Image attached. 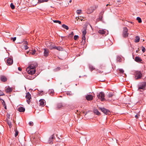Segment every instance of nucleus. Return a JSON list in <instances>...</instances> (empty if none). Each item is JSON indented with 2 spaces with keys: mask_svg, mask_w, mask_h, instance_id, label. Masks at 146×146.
I'll list each match as a JSON object with an SVG mask.
<instances>
[{
  "mask_svg": "<svg viewBox=\"0 0 146 146\" xmlns=\"http://www.w3.org/2000/svg\"><path fill=\"white\" fill-rule=\"evenodd\" d=\"M16 37H14L13 38H12L11 39L13 40V42H14L16 40Z\"/></svg>",
  "mask_w": 146,
  "mask_h": 146,
  "instance_id": "603ef678",
  "label": "nucleus"
},
{
  "mask_svg": "<svg viewBox=\"0 0 146 146\" xmlns=\"http://www.w3.org/2000/svg\"><path fill=\"white\" fill-rule=\"evenodd\" d=\"M35 52L36 51L35 50H33L32 51L31 53H32L33 55H34L35 54Z\"/></svg>",
  "mask_w": 146,
  "mask_h": 146,
  "instance_id": "8fccbe9b",
  "label": "nucleus"
},
{
  "mask_svg": "<svg viewBox=\"0 0 146 146\" xmlns=\"http://www.w3.org/2000/svg\"><path fill=\"white\" fill-rule=\"evenodd\" d=\"M135 118H137L138 117V116L137 115H135Z\"/></svg>",
  "mask_w": 146,
  "mask_h": 146,
  "instance_id": "bf43d9fd",
  "label": "nucleus"
},
{
  "mask_svg": "<svg viewBox=\"0 0 146 146\" xmlns=\"http://www.w3.org/2000/svg\"><path fill=\"white\" fill-rule=\"evenodd\" d=\"M66 94H67V95L69 96H71L73 95V94L70 91H68L67 92H66Z\"/></svg>",
  "mask_w": 146,
  "mask_h": 146,
  "instance_id": "58836bf2",
  "label": "nucleus"
},
{
  "mask_svg": "<svg viewBox=\"0 0 146 146\" xmlns=\"http://www.w3.org/2000/svg\"><path fill=\"white\" fill-rule=\"evenodd\" d=\"M6 62L7 65H11L13 62V60L12 58L10 57L8 58L7 59Z\"/></svg>",
  "mask_w": 146,
  "mask_h": 146,
  "instance_id": "6e6552de",
  "label": "nucleus"
},
{
  "mask_svg": "<svg viewBox=\"0 0 146 146\" xmlns=\"http://www.w3.org/2000/svg\"><path fill=\"white\" fill-rule=\"evenodd\" d=\"M134 74L136 80H138L141 78L142 76L141 72L139 71H136L134 72Z\"/></svg>",
  "mask_w": 146,
  "mask_h": 146,
  "instance_id": "7ed1b4c3",
  "label": "nucleus"
},
{
  "mask_svg": "<svg viewBox=\"0 0 146 146\" xmlns=\"http://www.w3.org/2000/svg\"><path fill=\"white\" fill-rule=\"evenodd\" d=\"M78 38L79 36L78 35H76L74 36V39L75 40H76Z\"/></svg>",
  "mask_w": 146,
  "mask_h": 146,
  "instance_id": "c03bdc74",
  "label": "nucleus"
},
{
  "mask_svg": "<svg viewBox=\"0 0 146 146\" xmlns=\"http://www.w3.org/2000/svg\"><path fill=\"white\" fill-rule=\"evenodd\" d=\"M15 137H16L18 135L19 132L17 130H15Z\"/></svg>",
  "mask_w": 146,
  "mask_h": 146,
  "instance_id": "ea45409f",
  "label": "nucleus"
},
{
  "mask_svg": "<svg viewBox=\"0 0 146 146\" xmlns=\"http://www.w3.org/2000/svg\"><path fill=\"white\" fill-rule=\"evenodd\" d=\"M84 29L83 31H82V37H83L84 39H85V38H86L85 36L86 33V29L84 28Z\"/></svg>",
  "mask_w": 146,
  "mask_h": 146,
  "instance_id": "dca6fc26",
  "label": "nucleus"
},
{
  "mask_svg": "<svg viewBox=\"0 0 146 146\" xmlns=\"http://www.w3.org/2000/svg\"><path fill=\"white\" fill-rule=\"evenodd\" d=\"M4 95V93L2 92L0 90V96Z\"/></svg>",
  "mask_w": 146,
  "mask_h": 146,
  "instance_id": "de8ad7c7",
  "label": "nucleus"
},
{
  "mask_svg": "<svg viewBox=\"0 0 146 146\" xmlns=\"http://www.w3.org/2000/svg\"><path fill=\"white\" fill-rule=\"evenodd\" d=\"M63 106V105L62 103H58L56 105V108L57 109H58L61 108Z\"/></svg>",
  "mask_w": 146,
  "mask_h": 146,
  "instance_id": "a211bd4d",
  "label": "nucleus"
},
{
  "mask_svg": "<svg viewBox=\"0 0 146 146\" xmlns=\"http://www.w3.org/2000/svg\"><path fill=\"white\" fill-rule=\"evenodd\" d=\"M135 60L137 62L142 63L141 62V61H142V60L140 57L138 56H137L135 57Z\"/></svg>",
  "mask_w": 146,
  "mask_h": 146,
  "instance_id": "2eb2a0df",
  "label": "nucleus"
},
{
  "mask_svg": "<svg viewBox=\"0 0 146 146\" xmlns=\"http://www.w3.org/2000/svg\"><path fill=\"white\" fill-rule=\"evenodd\" d=\"M27 98V103L29 104L30 102V99L31 98V95L29 92L27 93L26 96Z\"/></svg>",
  "mask_w": 146,
  "mask_h": 146,
  "instance_id": "0eeeda50",
  "label": "nucleus"
},
{
  "mask_svg": "<svg viewBox=\"0 0 146 146\" xmlns=\"http://www.w3.org/2000/svg\"><path fill=\"white\" fill-rule=\"evenodd\" d=\"M2 101H3V102H2V105L4 107L5 109H7L6 105V104L5 103L3 99H2Z\"/></svg>",
  "mask_w": 146,
  "mask_h": 146,
  "instance_id": "c85d7f7f",
  "label": "nucleus"
},
{
  "mask_svg": "<svg viewBox=\"0 0 146 146\" xmlns=\"http://www.w3.org/2000/svg\"><path fill=\"white\" fill-rule=\"evenodd\" d=\"M102 18H103V17H102V15H100L99 16V19L100 20V21H101L102 19Z\"/></svg>",
  "mask_w": 146,
  "mask_h": 146,
  "instance_id": "3c124183",
  "label": "nucleus"
},
{
  "mask_svg": "<svg viewBox=\"0 0 146 146\" xmlns=\"http://www.w3.org/2000/svg\"><path fill=\"white\" fill-rule=\"evenodd\" d=\"M140 40V38L139 36H136L135 39V42L137 43Z\"/></svg>",
  "mask_w": 146,
  "mask_h": 146,
  "instance_id": "412c9836",
  "label": "nucleus"
},
{
  "mask_svg": "<svg viewBox=\"0 0 146 146\" xmlns=\"http://www.w3.org/2000/svg\"><path fill=\"white\" fill-rule=\"evenodd\" d=\"M119 71L121 73L123 74L124 73V71L122 69H119Z\"/></svg>",
  "mask_w": 146,
  "mask_h": 146,
  "instance_id": "a19ab883",
  "label": "nucleus"
},
{
  "mask_svg": "<svg viewBox=\"0 0 146 146\" xmlns=\"http://www.w3.org/2000/svg\"><path fill=\"white\" fill-rule=\"evenodd\" d=\"M38 3H43L44 2H47L48 0H38Z\"/></svg>",
  "mask_w": 146,
  "mask_h": 146,
  "instance_id": "c9c22d12",
  "label": "nucleus"
},
{
  "mask_svg": "<svg viewBox=\"0 0 146 146\" xmlns=\"http://www.w3.org/2000/svg\"><path fill=\"white\" fill-rule=\"evenodd\" d=\"M128 29L126 27L123 28V36L124 38L127 37L128 35L127 33Z\"/></svg>",
  "mask_w": 146,
  "mask_h": 146,
  "instance_id": "423d86ee",
  "label": "nucleus"
},
{
  "mask_svg": "<svg viewBox=\"0 0 146 146\" xmlns=\"http://www.w3.org/2000/svg\"><path fill=\"white\" fill-rule=\"evenodd\" d=\"M121 2V1L120 0H117V2L118 3H120Z\"/></svg>",
  "mask_w": 146,
  "mask_h": 146,
  "instance_id": "13d9d810",
  "label": "nucleus"
},
{
  "mask_svg": "<svg viewBox=\"0 0 146 146\" xmlns=\"http://www.w3.org/2000/svg\"><path fill=\"white\" fill-rule=\"evenodd\" d=\"M97 7V6H95L94 8H90V9H89L87 11V13L88 14L90 13L93 12Z\"/></svg>",
  "mask_w": 146,
  "mask_h": 146,
  "instance_id": "9d476101",
  "label": "nucleus"
},
{
  "mask_svg": "<svg viewBox=\"0 0 146 146\" xmlns=\"http://www.w3.org/2000/svg\"><path fill=\"white\" fill-rule=\"evenodd\" d=\"M71 2H72V0H70V1H69V2L70 3H71Z\"/></svg>",
  "mask_w": 146,
  "mask_h": 146,
  "instance_id": "e2e57ef3",
  "label": "nucleus"
},
{
  "mask_svg": "<svg viewBox=\"0 0 146 146\" xmlns=\"http://www.w3.org/2000/svg\"><path fill=\"white\" fill-rule=\"evenodd\" d=\"M12 91V89L11 88H10V87H8L6 89V92H7L9 93L11 92Z\"/></svg>",
  "mask_w": 146,
  "mask_h": 146,
  "instance_id": "5701e85b",
  "label": "nucleus"
},
{
  "mask_svg": "<svg viewBox=\"0 0 146 146\" xmlns=\"http://www.w3.org/2000/svg\"><path fill=\"white\" fill-rule=\"evenodd\" d=\"M82 40L81 42V44L82 45H84L85 44V41H86V40H85L86 38H85V39H84L83 37H82Z\"/></svg>",
  "mask_w": 146,
  "mask_h": 146,
  "instance_id": "cd10ccee",
  "label": "nucleus"
},
{
  "mask_svg": "<svg viewBox=\"0 0 146 146\" xmlns=\"http://www.w3.org/2000/svg\"><path fill=\"white\" fill-rule=\"evenodd\" d=\"M55 146H59V145L58 144L56 145Z\"/></svg>",
  "mask_w": 146,
  "mask_h": 146,
  "instance_id": "052dcab7",
  "label": "nucleus"
},
{
  "mask_svg": "<svg viewBox=\"0 0 146 146\" xmlns=\"http://www.w3.org/2000/svg\"><path fill=\"white\" fill-rule=\"evenodd\" d=\"M53 21L54 23H58L60 24H61V22L60 21L58 20H53Z\"/></svg>",
  "mask_w": 146,
  "mask_h": 146,
  "instance_id": "f704fd0d",
  "label": "nucleus"
},
{
  "mask_svg": "<svg viewBox=\"0 0 146 146\" xmlns=\"http://www.w3.org/2000/svg\"><path fill=\"white\" fill-rule=\"evenodd\" d=\"M40 94H41V96H42V94H41L40 93Z\"/></svg>",
  "mask_w": 146,
  "mask_h": 146,
  "instance_id": "0e129e2a",
  "label": "nucleus"
},
{
  "mask_svg": "<svg viewBox=\"0 0 146 146\" xmlns=\"http://www.w3.org/2000/svg\"><path fill=\"white\" fill-rule=\"evenodd\" d=\"M108 4H107V5H106V6H108Z\"/></svg>",
  "mask_w": 146,
  "mask_h": 146,
  "instance_id": "774afa93",
  "label": "nucleus"
},
{
  "mask_svg": "<svg viewBox=\"0 0 146 146\" xmlns=\"http://www.w3.org/2000/svg\"><path fill=\"white\" fill-rule=\"evenodd\" d=\"M48 92V94L51 96L53 95L54 94V90L52 89L49 90Z\"/></svg>",
  "mask_w": 146,
  "mask_h": 146,
  "instance_id": "6ab92c4d",
  "label": "nucleus"
},
{
  "mask_svg": "<svg viewBox=\"0 0 146 146\" xmlns=\"http://www.w3.org/2000/svg\"><path fill=\"white\" fill-rule=\"evenodd\" d=\"M55 49H56L58 50H59V51L62 50V49H63L62 48V47L59 46H58V47H56V46Z\"/></svg>",
  "mask_w": 146,
  "mask_h": 146,
  "instance_id": "7c9ffc66",
  "label": "nucleus"
},
{
  "mask_svg": "<svg viewBox=\"0 0 146 146\" xmlns=\"http://www.w3.org/2000/svg\"><path fill=\"white\" fill-rule=\"evenodd\" d=\"M49 51L48 49L46 48L44 49V55L45 57L47 56L49 54Z\"/></svg>",
  "mask_w": 146,
  "mask_h": 146,
  "instance_id": "f8f14e48",
  "label": "nucleus"
},
{
  "mask_svg": "<svg viewBox=\"0 0 146 146\" xmlns=\"http://www.w3.org/2000/svg\"><path fill=\"white\" fill-rule=\"evenodd\" d=\"M138 52V51H137V50L136 51V52Z\"/></svg>",
  "mask_w": 146,
  "mask_h": 146,
  "instance_id": "69168bd1",
  "label": "nucleus"
},
{
  "mask_svg": "<svg viewBox=\"0 0 146 146\" xmlns=\"http://www.w3.org/2000/svg\"><path fill=\"white\" fill-rule=\"evenodd\" d=\"M24 44H25L24 45V48L25 50H26L28 48V47L27 46V45H28L27 42V41H25V43Z\"/></svg>",
  "mask_w": 146,
  "mask_h": 146,
  "instance_id": "a878e982",
  "label": "nucleus"
},
{
  "mask_svg": "<svg viewBox=\"0 0 146 146\" xmlns=\"http://www.w3.org/2000/svg\"><path fill=\"white\" fill-rule=\"evenodd\" d=\"M60 67H58L54 69V71L55 72L58 71L59 70H60Z\"/></svg>",
  "mask_w": 146,
  "mask_h": 146,
  "instance_id": "e433bc0d",
  "label": "nucleus"
},
{
  "mask_svg": "<svg viewBox=\"0 0 146 146\" xmlns=\"http://www.w3.org/2000/svg\"><path fill=\"white\" fill-rule=\"evenodd\" d=\"M25 110V108L21 106L19 107L18 109V110L20 112H24Z\"/></svg>",
  "mask_w": 146,
  "mask_h": 146,
  "instance_id": "f3484780",
  "label": "nucleus"
},
{
  "mask_svg": "<svg viewBox=\"0 0 146 146\" xmlns=\"http://www.w3.org/2000/svg\"><path fill=\"white\" fill-rule=\"evenodd\" d=\"M43 92V91L42 90H41L40 91V93H42V92Z\"/></svg>",
  "mask_w": 146,
  "mask_h": 146,
  "instance_id": "680f3d73",
  "label": "nucleus"
},
{
  "mask_svg": "<svg viewBox=\"0 0 146 146\" xmlns=\"http://www.w3.org/2000/svg\"><path fill=\"white\" fill-rule=\"evenodd\" d=\"M10 7L12 9H14L15 8V6L12 3H11L10 5Z\"/></svg>",
  "mask_w": 146,
  "mask_h": 146,
  "instance_id": "4c0bfd02",
  "label": "nucleus"
},
{
  "mask_svg": "<svg viewBox=\"0 0 146 146\" xmlns=\"http://www.w3.org/2000/svg\"><path fill=\"white\" fill-rule=\"evenodd\" d=\"M0 79L3 82H5L7 81V79L4 76L1 75L0 76Z\"/></svg>",
  "mask_w": 146,
  "mask_h": 146,
  "instance_id": "4468645a",
  "label": "nucleus"
},
{
  "mask_svg": "<svg viewBox=\"0 0 146 146\" xmlns=\"http://www.w3.org/2000/svg\"><path fill=\"white\" fill-rule=\"evenodd\" d=\"M81 11V10H77V13L78 14H80V12H79V11Z\"/></svg>",
  "mask_w": 146,
  "mask_h": 146,
  "instance_id": "864d4df0",
  "label": "nucleus"
},
{
  "mask_svg": "<svg viewBox=\"0 0 146 146\" xmlns=\"http://www.w3.org/2000/svg\"><path fill=\"white\" fill-rule=\"evenodd\" d=\"M99 109L106 115H110V110L104 108L99 107Z\"/></svg>",
  "mask_w": 146,
  "mask_h": 146,
  "instance_id": "20e7f679",
  "label": "nucleus"
},
{
  "mask_svg": "<svg viewBox=\"0 0 146 146\" xmlns=\"http://www.w3.org/2000/svg\"><path fill=\"white\" fill-rule=\"evenodd\" d=\"M62 27L66 30H68L69 29V28L68 26L65 24L62 25Z\"/></svg>",
  "mask_w": 146,
  "mask_h": 146,
  "instance_id": "2f4dec72",
  "label": "nucleus"
},
{
  "mask_svg": "<svg viewBox=\"0 0 146 146\" xmlns=\"http://www.w3.org/2000/svg\"><path fill=\"white\" fill-rule=\"evenodd\" d=\"M18 70L19 71H21L22 70V69L21 68L19 67L18 68Z\"/></svg>",
  "mask_w": 146,
  "mask_h": 146,
  "instance_id": "4d7b16f0",
  "label": "nucleus"
},
{
  "mask_svg": "<svg viewBox=\"0 0 146 146\" xmlns=\"http://www.w3.org/2000/svg\"><path fill=\"white\" fill-rule=\"evenodd\" d=\"M121 58L119 56H118L117 58V62H121Z\"/></svg>",
  "mask_w": 146,
  "mask_h": 146,
  "instance_id": "bb28decb",
  "label": "nucleus"
},
{
  "mask_svg": "<svg viewBox=\"0 0 146 146\" xmlns=\"http://www.w3.org/2000/svg\"><path fill=\"white\" fill-rule=\"evenodd\" d=\"M90 27H91V28H92V27L90 25Z\"/></svg>",
  "mask_w": 146,
  "mask_h": 146,
  "instance_id": "338daca9",
  "label": "nucleus"
},
{
  "mask_svg": "<svg viewBox=\"0 0 146 146\" xmlns=\"http://www.w3.org/2000/svg\"><path fill=\"white\" fill-rule=\"evenodd\" d=\"M113 95V92H109L108 93L107 96L108 98H111Z\"/></svg>",
  "mask_w": 146,
  "mask_h": 146,
  "instance_id": "4be33fe9",
  "label": "nucleus"
},
{
  "mask_svg": "<svg viewBox=\"0 0 146 146\" xmlns=\"http://www.w3.org/2000/svg\"><path fill=\"white\" fill-rule=\"evenodd\" d=\"M146 87V82H140L138 85V90L141 89L144 90L145 89Z\"/></svg>",
  "mask_w": 146,
  "mask_h": 146,
  "instance_id": "f03ea898",
  "label": "nucleus"
},
{
  "mask_svg": "<svg viewBox=\"0 0 146 146\" xmlns=\"http://www.w3.org/2000/svg\"><path fill=\"white\" fill-rule=\"evenodd\" d=\"M54 135H51V136L49 138L48 140L46 141L45 143H49L51 144H52V141Z\"/></svg>",
  "mask_w": 146,
  "mask_h": 146,
  "instance_id": "1a4fd4ad",
  "label": "nucleus"
},
{
  "mask_svg": "<svg viewBox=\"0 0 146 146\" xmlns=\"http://www.w3.org/2000/svg\"><path fill=\"white\" fill-rule=\"evenodd\" d=\"M7 121V124L9 125V127L10 128H11L12 127V125L11 122L9 121L8 119H6Z\"/></svg>",
  "mask_w": 146,
  "mask_h": 146,
  "instance_id": "393cba45",
  "label": "nucleus"
},
{
  "mask_svg": "<svg viewBox=\"0 0 146 146\" xmlns=\"http://www.w3.org/2000/svg\"><path fill=\"white\" fill-rule=\"evenodd\" d=\"M104 11L102 10L100 13V15H102L104 13Z\"/></svg>",
  "mask_w": 146,
  "mask_h": 146,
  "instance_id": "49530a36",
  "label": "nucleus"
},
{
  "mask_svg": "<svg viewBox=\"0 0 146 146\" xmlns=\"http://www.w3.org/2000/svg\"><path fill=\"white\" fill-rule=\"evenodd\" d=\"M97 96L98 98L102 101H103L104 100L105 95L103 92H100L99 94H98Z\"/></svg>",
  "mask_w": 146,
  "mask_h": 146,
  "instance_id": "39448f33",
  "label": "nucleus"
},
{
  "mask_svg": "<svg viewBox=\"0 0 146 146\" xmlns=\"http://www.w3.org/2000/svg\"><path fill=\"white\" fill-rule=\"evenodd\" d=\"M38 66L36 62H34L30 64L26 68V71L28 73L32 75L34 74L36 71V68Z\"/></svg>",
  "mask_w": 146,
  "mask_h": 146,
  "instance_id": "f257e3e1",
  "label": "nucleus"
},
{
  "mask_svg": "<svg viewBox=\"0 0 146 146\" xmlns=\"http://www.w3.org/2000/svg\"><path fill=\"white\" fill-rule=\"evenodd\" d=\"M142 50L143 52H144L145 51V49L144 47H143Z\"/></svg>",
  "mask_w": 146,
  "mask_h": 146,
  "instance_id": "09e8293b",
  "label": "nucleus"
},
{
  "mask_svg": "<svg viewBox=\"0 0 146 146\" xmlns=\"http://www.w3.org/2000/svg\"><path fill=\"white\" fill-rule=\"evenodd\" d=\"M98 70V72L100 73H102L103 72V71H101L100 70Z\"/></svg>",
  "mask_w": 146,
  "mask_h": 146,
  "instance_id": "6e6d98bb",
  "label": "nucleus"
},
{
  "mask_svg": "<svg viewBox=\"0 0 146 146\" xmlns=\"http://www.w3.org/2000/svg\"><path fill=\"white\" fill-rule=\"evenodd\" d=\"M7 117V118L8 119H9L10 116V115L9 114L7 113V114L6 115Z\"/></svg>",
  "mask_w": 146,
  "mask_h": 146,
  "instance_id": "5fc2aeb1",
  "label": "nucleus"
},
{
  "mask_svg": "<svg viewBox=\"0 0 146 146\" xmlns=\"http://www.w3.org/2000/svg\"><path fill=\"white\" fill-rule=\"evenodd\" d=\"M136 19L138 21L139 23H141L142 22L141 19L139 17H138Z\"/></svg>",
  "mask_w": 146,
  "mask_h": 146,
  "instance_id": "72a5a7b5",
  "label": "nucleus"
},
{
  "mask_svg": "<svg viewBox=\"0 0 146 146\" xmlns=\"http://www.w3.org/2000/svg\"><path fill=\"white\" fill-rule=\"evenodd\" d=\"M89 68L91 71H92L95 69V68L92 65H89Z\"/></svg>",
  "mask_w": 146,
  "mask_h": 146,
  "instance_id": "473e14b6",
  "label": "nucleus"
},
{
  "mask_svg": "<svg viewBox=\"0 0 146 146\" xmlns=\"http://www.w3.org/2000/svg\"><path fill=\"white\" fill-rule=\"evenodd\" d=\"M29 125L31 126H32L33 125V122L30 121L29 123Z\"/></svg>",
  "mask_w": 146,
  "mask_h": 146,
  "instance_id": "a18cd8bd",
  "label": "nucleus"
},
{
  "mask_svg": "<svg viewBox=\"0 0 146 146\" xmlns=\"http://www.w3.org/2000/svg\"><path fill=\"white\" fill-rule=\"evenodd\" d=\"M98 32L101 34H105L106 32L104 30H100Z\"/></svg>",
  "mask_w": 146,
  "mask_h": 146,
  "instance_id": "b1692460",
  "label": "nucleus"
},
{
  "mask_svg": "<svg viewBox=\"0 0 146 146\" xmlns=\"http://www.w3.org/2000/svg\"><path fill=\"white\" fill-rule=\"evenodd\" d=\"M86 98L88 100L90 101L92 100L93 97L90 94H88L86 95Z\"/></svg>",
  "mask_w": 146,
  "mask_h": 146,
  "instance_id": "9b49d317",
  "label": "nucleus"
},
{
  "mask_svg": "<svg viewBox=\"0 0 146 146\" xmlns=\"http://www.w3.org/2000/svg\"><path fill=\"white\" fill-rule=\"evenodd\" d=\"M27 78L29 79V80H32L34 78H33V77H32L31 76H28L27 77Z\"/></svg>",
  "mask_w": 146,
  "mask_h": 146,
  "instance_id": "37998d69",
  "label": "nucleus"
},
{
  "mask_svg": "<svg viewBox=\"0 0 146 146\" xmlns=\"http://www.w3.org/2000/svg\"><path fill=\"white\" fill-rule=\"evenodd\" d=\"M74 35V33L73 32H72L70 34H69V35L68 36V37L70 36L71 37H73Z\"/></svg>",
  "mask_w": 146,
  "mask_h": 146,
  "instance_id": "79ce46f5",
  "label": "nucleus"
},
{
  "mask_svg": "<svg viewBox=\"0 0 146 146\" xmlns=\"http://www.w3.org/2000/svg\"><path fill=\"white\" fill-rule=\"evenodd\" d=\"M94 112L97 115H100V113L99 111L97 109H94Z\"/></svg>",
  "mask_w": 146,
  "mask_h": 146,
  "instance_id": "aec40b11",
  "label": "nucleus"
},
{
  "mask_svg": "<svg viewBox=\"0 0 146 146\" xmlns=\"http://www.w3.org/2000/svg\"><path fill=\"white\" fill-rule=\"evenodd\" d=\"M40 106H43L44 105V103L45 102V100L43 99H41L39 101Z\"/></svg>",
  "mask_w": 146,
  "mask_h": 146,
  "instance_id": "ddd939ff",
  "label": "nucleus"
},
{
  "mask_svg": "<svg viewBox=\"0 0 146 146\" xmlns=\"http://www.w3.org/2000/svg\"><path fill=\"white\" fill-rule=\"evenodd\" d=\"M56 46L50 44L49 46V48L50 49L52 50L54 49H55Z\"/></svg>",
  "mask_w": 146,
  "mask_h": 146,
  "instance_id": "c756f323",
  "label": "nucleus"
}]
</instances>
